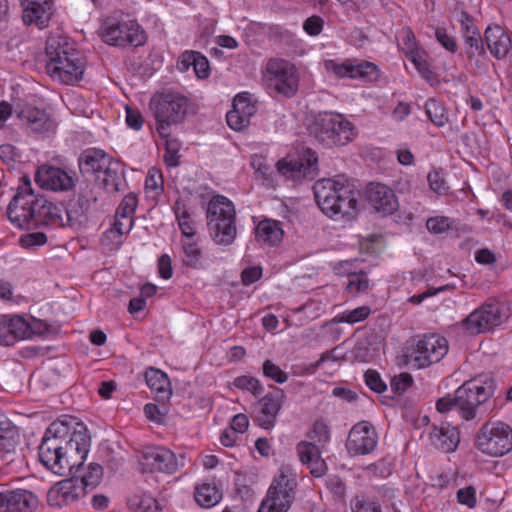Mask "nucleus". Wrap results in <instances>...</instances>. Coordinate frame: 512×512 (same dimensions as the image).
Segmentation results:
<instances>
[{
  "label": "nucleus",
  "mask_w": 512,
  "mask_h": 512,
  "mask_svg": "<svg viewBox=\"0 0 512 512\" xmlns=\"http://www.w3.org/2000/svg\"><path fill=\"white\" fill-rule=\"evenodd\" d=\"M365 195L371 206L383 215H390L398 209L394 191L382 183L368 184Z\"/></svg>",
  "instance_id": "5701e85b"
},
{
  "label": "nucleus",
  "mask_w": 512,
  "mask_h": 512,
  "mask_svg": "<svg viewBox=\"0 0 512 512\" xmlns=\"http://www.w3.org/2000/svg\"><path fill=\"white\" fill-rule=\"evenodd\" d=\"M189 100L174 92L160 93L150 100V108L157 121V132L161 137H168L169 126L181 123L187 113Z\"/></svg>",
  "instance_id": "0eeeda50"
},
{
  "label": "nucleus",
  "mask_w": 512,
  "mask_h": 512,
  "mask_svg": "<svg viewBox=\"0 0 512 512\" xmlns=\"http://www.w3.org/2000/svg\"><path fill=\"white\" fill-rule=\"evenodd\" d=\"M465 54L469 59L485 54V48L481 34L474 25H465L464 32Z\"/></svg>",
  "instance_id": "e433bc0d"
},
{
  "label": "nucleus",
  "mask_w": 512,
  "mask_h": 512,
  "mask_svg": "<svg viewBox=\"0 0 512 512\" xmlns=\"http://www.w3.org/2000/svg\"><path fill=\"white\" fill-rule=\"evenodd\" d=\"M457 501L470 509L475 508L477 504L476 489L473 486L459 489L457 491Z\"/></svg>",
  "instance_id": "bf43d9fd"
},
{
  "label": "nucleus",
  "mask_w": 512,
  "mask_h": 512,
  "mask_svg": "<svg viewBox=\"0 0 512 512\" xmlns=\"http://www.w3.org/2000/svg\"><path fill=\"white\" fill-rule=\"evenodd\" d=\"M164 138L166 139L164 162L168 167H177L180 158V144L176 139H170L169 136Z\"/></svg>",
  "instance_id": "3c124183"
},
{
  "label": "nucleus",
  "mask_w": 512,
  "mask_h": 512,
  "mask_svg": "<svg viewBox=\"0 0 512 512\" xmlns=\"http://www.w3.org/2000/svg\"><path fill=\"white\" fill-rule=\"evenodd\" d=\"M476 447L484 454L501 457L512 450V429L503 422H487L477 433Z\"/></svg>",
  "instance_id": "9b49d317"
},
{
  "label": "nucleus",
  "mask_w": 512,
  "mask_h": 512,
  "mask_svg": "<svg viewBox=\"0 0 512 512\" xmlns=\"http://www.w3.org/2000/svg\"><path fill=\"white\" fill-rule=\"evenodd\" d=\"M378 435L375 428L368 422L355 424L349 432L346 449L350 456L366 455L377 446Z\"/></svg>",
  "instance_id": "dca6fc26"
},
{
  "label": "nucleus",
  "mask_w": 512,
  "mask_h": 512,
  "mask_svg": "<svg viewBox=\"0 0 512 512\" xmlns=\"http://www.w3.org/2000/svg\"><path fill=\"white\" fill-rule=\"evenodd\" d=\"M413 383V378L409 373H401L391 380V389L394 393L403 394Z\"/></svg>",
  "instance_id": "680f3d73"
},
{
  "label": "nucleus",
  "mask_w": 512,
  "mask_h": 512,
  "mask_svg": "<svg viewBox=\"0 0 512 512\" xmlns=\"http://www.w3.org/2000/svg\"><path fill=\"white\" fill-rule=\"evenodd\" d=\"M369 286V279L366 274H352L348 277L347 290L351 293L358 294L365 292Z\"/></svg>",
  "instance_id": "5fc2aeb1"
},
{
  "label": "nucleus",
  "mask_w": 512,
  "mask_h": 512,
  "mask_svg": "<svg viewBox=\"0 0 512 512\" xmlns=\"http://www.w3.org/2000/svg\"><path fill=\"white\" fill-rule=\"evenodd\" d=\"M84 463L77 473L76 480L80 478V486L83 487V492L86 489H94L102 480L103 468L97 463H90L84 470Z\"/></svg>",
  "instance_id": "4c0bfd02"
},
{
  "label": "nucleus",
  "mask_w": 512,
  "mask_h": 512,
  "mask_svg": "<svg viewBox=\"0 0 512 512\" xmlns=\"http://www.w3.org/2000/svg\"><path fill=\"white\" fill-rule=\"evenodd\" d=\"M427 180L430 189L437 194H445L449 189L441 171L434 170L428 173Z\"/></svg>",
  "instance_id": "4d7b16f0"
},
{
  "label": "nucleus",
  "mask_w": 512,
  "mask_h": 512,
  "mask_svg": "<svg viewBox=\"0 0 512 512\" xmlns=\"http://www.w3.org/2000/svg\"><path fill=\"white\" fill-rule=\"evenodd\" d=\"M119 166V162H114L102 173L103 178L101 179V183L103 188L109 193H116L119 191Z\"/></svg>",
  "instance_id": "09e8293b"
},
{
  "label": "nucleus",
  "mask_w": 512,
  "mask_h": 512,
  "mask_svg": "<svg viewBox=\"0 0 512 512\" xmlns=\"http://www.w3.org/2000/svg\"><path fill=\"white\" fill-rule=\"evenodd\" d=\"M320 447L310 441H300L296 446L301 463L307 466L314 477H322L327 471V465L321 458Z\"/></svg>",
  "instance_id": "a878e982"
},
{
  "label": "nucleus",
  "mask_w": 512,
  "mask_h": 512,
  "mask_svg": "<svg viewBox=\"0 0 512 512\" xmlns=\"http://www.w3.org/2000/svg\"><path fill=\"white\" fill-rule=\"evenodd\" d=\"M233 109L241 116L250 121L251 117L256 113V106L251 101L248 93L238 94L233 100Z\"/></svg>",
  "instance_id": "8fccbe9b"
},
{
  "label": "nucleus",
  "mask_w": 512,
  "mask_h": 512,
  "mask_svg": "<svg viewBox=\"0 0 512 512\" xmlns=\"http://www.w3.org/2000/svg\"><path fill=\"white\" fill-rule=\"evenodd\" d=\"M99 191L94 183L80 185L77 198L71 200L66 208V220L70 227L81 226L92 203L98 200Z\"/></svg>",
  "instance_id": "a211bd4d"
},
{
  "label": "nucleus",
  "mask_w": 512,
  "mask_h": 512,
  "mask_svg": "<svg viewBox=\"0 0 512 512\" xmlns=\"http://www.w3.org/2000/svg\"><path fill=\"white\" fill-rule=\"evenodd\" d=\"M430 440L435 448L438 450L449 453L456 450L460 442V433L457 427L441 425L440 427L434 426L430 432Z\"/></svg>",
  "instance_id": "c756f323"
},
{
  "label": "nucleus",
  "mask_w": 512,
  "mask_h": 512,
  "mask_svg": "<svg viewBox=\"0 0 512 512\" xmlns=\"http://www.w3.org/2000/svg\"><path fill=\"white\" fill-rule=\"evenodd\" d=\"M101 37L104 42L117 47H138L146 41L144 30L135 20H106L101 27Z\"/></svg>",
  "instance_id": "f8f14e48"
},
{
  "label": "nucleus",
  "mask_w": 512,
  "mask_h": 512,
  "mask_svg": "<svg viewBox=\"0 0 512 512\" xmlns=\"http://www.w3.org/2000/svg\"><path fill=\"white\" fill-rule=\"evenodd\" d=\"M183 461V456H181V462H179L176 455L171 450L164 447H155L143 453L141 465L145 472L173 474L178 470L180 465H183Z\"/></svg>",
  "instance_id": "f3484780"
},
{
  "label": "nucleus",
  "mask_w": 512,
  "mask_h": 512,
  "mask_svg": "<svg viewBox=\"0 0 512 512\" xmlns=\"http://www.w3.org/2000/svg\"><path fill=\"white\" fill-rule=\"evenodd\" d=\"M226 120L228 126L235 131H241L250 124V121L237 113L235 109L227 113Z\"/></svg>",
  "instance_id": "0e129e2a"
},
{
  "label": "nucleus",
  "mask_w": 512,
  "mask_h": 512,
  "mask_svg": "<svg viewBox=\"0 0 512 512\" xmlns=\"http://www.w3.org/2000/svg\"><path fill=\"white\" fill-rule=\"evenodd\" d=\"M91 446L86 425L74 417H64L52 422L39 445L40 462L54 474L64 476L78 472Z\"/></svg>",
  "instance_id": "f257e3e1"
},
{
  "label": "nucleus",
  "mask_w": 512,
  "mask_h": 512,
  "mask_svg": "<svg viewBox=\"0 0 512 512\" xmlns=\"http://www.w3.org/2000/svg\"><path fill=\"white\" fill-rule=\"evenodd\" d=\"M294 479L280 474L270 485L258 512H287L295 499Z\"/></svg>",
  "instance_id": "ddd939ff"
},
{
  "label": "nucleus",
  "mask_w": 512,
  "mask_h": 512,
  "mask_svg": "<svg viewBox=\"0 0 512 512\" xmlns=\"http://www.w3.org/2000/svg\"><path fill=\"white\" fill-rule=\"evenodd\" d=\"M18 116L33 132L42 133L53 128V122L49 119L48 114L37 107L25 105L18 112Z\"/></svg>",
  "instance_id": "2f4dec72"
},
{
  "label": "nucleus",
  "mask_w": 512,
  "mask_h": 512,
  "mask_svg": "<svg viewBox=\"0 0 512 512\" xmlns=\"http://www.w3.org/2000/svg\"><path fill=\"white\" fill-rule=\"evenodd\" d=\"M20 443V434L18 428L7 418H0V455L2 458H8L16 454Z\"/></svg>",
  "instance_id": "473e14b6"
},
{
  "label": "nucleus",
  "mask_w": 512,
  "mask_h": 512,
  "mask_svg": "<svg viewBox=\"0 0 512 512\" xmlns=\"http://www.w3.org/2000/svg\"><path fill=\"white\" fill-rule=\"evenodd\" d=\"M51 0H29L23 10V21L27 25L45 27L52 16Z\"/></svg>",
  "instance_id": "c85d7f7f"
},
{
  "label": "nucleus",
  "mask_w": 512,
  "mask_h": 512,
  "mask_svg": "<svg viewBox=\"0 0 512 512\" xmlns=\"http://www.w3.org/2000/svg\"><path fill=\"white\" fill-rule=\"evenodd\" d=\"M232 385L242 391H248L256 397L260 396L264 391V387L261 382L256 377L249 375L236 377Z\"/></svg>",
  "instance_id": "a18cd8bd"
},
{
  "label": "nucleus",
  "mask_w": 512,
  "mask_h": 512,
  "mask_svg": "<svg viewBox=\"0 0 512 512\" xmlns=\"http://www.w3.org/2000/svg\"><path fill=\"white\" fill-rule=\"evenodd\" d=\"M27 339L26 320L18 315L0 317V345L11 346Z\"/></svg>",
  "instance_id": "bb28decb"
},
{
  "label": "nucleus",
  "mask_w": 512,
  "mask_h": 512,
  "mask_svg": "<svg viewBox=\"0 0 512 512\" xmlns=\"http://www.w3.org/2000/svg\"><path fill=\"white\" fill-rule=\"evenodd\" d=\"M435 37L437 41L444 47L447 51L451 53H455L458 49L456 40L453 36L449 35L445 29L437 28L435 30Z\"/></svg>",
  "instance_id": "e2e57ef3"
},
{
  "label": "nucleus",
  "mask_w": 512,
  "mask_h": 512,
  "mask_svg": "<svg viewBox=\"0 0 512 512\" xmlns=\"http://www.w3.org/2000/svg\"><path fill=\"white\" fill-rule=\"evenodd\" d=\"M194 497L201 507L210 508L220 501L221 493L215 485L202 484L196 487Z\"/></svg>",
  "instance_id": "58836bf2"
},
{
  "label": "nucleus",
  "mask_w": 512,
  "mask_h": 512,
  "mask_svg": "<svg viewBox=\"0 0 512 512\" xmlns=\"http://www.w3.org/2000/svg\"><path fill=\"white\" fill-rule=\"evenodd\" d=\"M182 250L183 263L186 266L193 269H199L202 266V251L193 238L182 240Z\"/></svg>",
  "instance_id": "ea45409f"
},
{
  "label": "nucleus",
  "mask_w": 512,
  "mask_h": 512,
  "mask_svg": "<svg viewBox=\"0 0 512 512\" xmlns=\"http://www.w3.org/2000/svg\"><path fill=\"white\" fill-rule=\"evenodd\" d=\"M262 371L266 378L271 379L278 384H283L288 380V374L269 359L263 362Z\"/></svg>",
  "instance_id": "603ef678"
},
{
  "label": "nucleus",
  "mask_w": 512,
  "mask_h": 512,
  "mask_svg": "<svg viewBox=\"0 0 512 512\" xmlns=\"http://www.w3.org/2000/svg\"><path fill=\"white\" fill-rule=\"evenodd\" d=\"M318 157L317 154L307 149L304 151L303 157L297 161H286L281 159L277 162L276 167L280 174L290 176L298 180L301 177L307 179H314L318 171Z\"/></svg>",
  "instance_id": "412c9836"
},
{
  "label": "nucleus",
  "mask_w": 512,
  "mask_h": 512,
  "mask_svg": "<svg viewBox=\"0 0 512 512\" xmlns=\"http://www.w3.org/2000/svg\"><path fill=\"white\" fill-rule=\"evenodd\" d=\"M370 308L368 306H360L353 310H346L340 314H338L334 321L336 323H348L355 324L361 321H364L370 315Z\"/></svg>",
  "instance_id": "de8ad7c7"
},
{
  "label": "nucleus",
  "mask_w": 512,
  "mask_h": 512,
  "mask_svg": "<svg viewBox=\"0 0 512 512\" xmlns=\"http://www.w3.org/2000/svg\"><path fill=\"white\" fill-rule=\"evenodd\" d=\"M207 225L212 239L230 245L236 238V211L233 203L222 195L214 196L207 207Z\"/></svg>",
  "instance_id": "423d86ee"
},
{
  "label": "nucleus",
  "mask_w": 512,
  "mask_h": 512,
  "mask_svg": "<svg viewBox=\"0 0 512 512\" xmlns=\"http://www.w3.org/2000/svg\"><path fill=\"white\" fill-rule=\"evenodd\" d=\"M498 303H485L474 310L465 319L464 324L468 331L474 334L483 333L499 326L506 319Z\"/></svg>",
  "instance_id": "4468645a"
},
{
  "label": "nucleus",
  "mask_w": 512,
  "mask_h": 512,
  "mask_svg": "<svg viewBox=\"0 0 512 512\" xmlns=\"http://www.w3.org/2000/svg\"><path fill=\"white\" fill-rule=\"evenodd\" d=\"M138 204V199L136 194L129 193L126 195L121 203L119 204L116 214L118 217H122L125 222H128V227L131 228L133 225V215L135 213L136 207Z\"/></svg>",
  "instance_id": "c03bdc74"
},
{
  "label": "nucleus",
  "mask_w": 512,
  "mask_h": 512,
  "mask_svg": "<svg viewBox=\"0 0 512 512\" xmlns=\"http://www.w3.org/2000/svg\"><path fill=\"white\" fill-rule=\"evenodd\" d=\"M448 341L438 334H427L414 339L407 347V363L423 369L439 362L448 353Z\"/></svg>",
  "instance_id": "6e6552de"
},
{
  "label": "nucleus",
  "mask_w": 512,
  "mask_h": 512,
  "mask_svg": "<svg viewBox=\"0 0 512 512\" xmlns=\"http://www.w3.org/2000/svg\"><path fill=\"white\" fill-rule=\"evenodd\" d=\"M162 405L159 406L154 403H148L144 406L145 416L156 423H162L168 413V409L165 406V402H161Z\"/></svg>",
  "instance_id": "6e6d98bb"
},
{
  "label": "nucleus",
  "mask_w": 512,
  "mask_h": 512,
  "mask_svg": "<svg viewBox=\"0 0 512 512\" xmlns=\"http://www.w3.org/2000/svg\"><path fill=\"white\" fill-rule=\"evenodd\" d=\"M284 397L283 390L277 388L274 392L266 394L259 400L260 409L256 420L261 428L269 430L275 426L276 417L282 407Z\"/></svg>",
  "instance_id": "b1692460"
},
{
  "label": "nucleus",
  "mask_w": 512,
  "mask_h": 512,
  "mask_svg": "<svg viewBox=\"0 0 512 512\" xmlns=\"http://www.w3.org/2000/svg\"><path fill=\"white\" fill-rule=\"evenodd\" d=\"M35 205L32 229L69 226L66 220V208L38 196Z\"/></svg>",
  "instance_id": "6ab92c4d"
},
{
  "label": "nucleus",
  "mask_w": 512,
  "mask_h": 512,
  "mask_svg": "<svg viewBox=\"0 0 512 512\" xmlns=\"http://www.w3.org/2000/svg\"><path fill=\"white\" fill-rule=\"evenodd\" d=\"M114 162L109 154L97 148L84 150L78 158V166L82 175L91 174L98 178Z\"/></svg>",
  "instance_id": "393cba45"
},
{
  "label": "nucleus",
  "mask_w": 512,
  "mask_h": 512,
  "mask_svg": "<svg viewBox=\"0 0 512 512\" xmlns=\"http://www.w3.org/2000/svg\"><path fill=\"white\" fill-rule=\"evenodd\" d=\"M408 59L414 64L415 68L423 79H425L430 84L437 82V75L430 67L428 62V55L426 52H412L411 57Z\"/></svg>",
  "instance_id": "a19ab883"
},
{
  "label": "nucleus",
  "mask_w": 512,
  "mask_h": 512,
  "mask_svg": "<svg viewBox=\"0 0 512 512\" xmlns=\"http://www.w3.org/2000/svg\"><path fill=\"white\" fill-rule=\"evenodd\" d=\"M317 205L327 216L351 220L357 215V193L333 179H320L313 186Z\"/></svg>",
  "instance_id": "20e7f679"
},
{
  "label": "nucleus",
  "mask_w": 512,
  "mask_h": 512,
  "mask_svg": "<svg viewBox=\"0 0 512 512\" xmlns=\"http://www.w3.org/2000/svg\"><path fill=\"white\" fill-rule=\"evenodd\" d=\"M485 41L490 53L497 59L504 58L511 48L510 37L496 24L486 28Z\"/></svg>",
  "instance_id": "7c9ffc66"
},
{
  "label": "nucleus",
  "mask_w": 512,
  "mask_h": 512,
  "mask_svg": "<svg viewBox=\"0 0 512 512\" xmlns=\"http://www.w3.org/2000/svg\"><path fill=\"white\" fill-rule=\"evenodd\" d=\"M174 212L178 220V225L182 232V235L186 237V239H192L195 235L193 222L191 221L189 214L185 210L184 205H181L180 202H176Z\"/></svg>",
  "instance_id": "49530a36"
},
{
  "label": "nucleus",
  "mask_w": 512,
  "mask_h": 512,
  "mask_svg": "<svg viewBox=\"0 0 512 512\" xmlns=\"http://www.w3.org/2000/svg\"><path fill=\"white\" fill-rule=\"evenodd\" d=\"M76 470L67 472L70 478L54 484L47 492V502L51 507L61 508L77 501L83 495V487L76 480Z\"/></svg>",
  "instance_id": "aec40b11"
},
{
  "label": "nucleus",
  "mask_w": 512,
  "mask_h": 512,
  "mask_svg": "<svg viewBox=\"0 0 512 512\" xmlns=\"http://www.w3.org/2000/svg\"><path fill=\"white\" fill-rule=\"evenodd\" d=\"M36 201L37 196L34 195L30 178L27 175L22 176L17 193L7 208L11 223L21 229H32Z\"/></svg>",
  "instance_id": "9d476101"
},
{
  "label": "nucleus",
  "mask_w": 512,
  "mask_h": 512,
  "mask_svg": "<svg viewBox=\"0 0 512 512\" xmlns=\"http://www.w3.org/2000/svg\"><path fill=\"white\" fill-rule=\"evenodd\" d=\"M353 512H382L379 503L357 499L352 507Z\"/></svg>",
  "instance_id": "774afa93"
},
{
  "label": "nucleus",
  "mask_w": 512,
  "mask_h": 512,
  "mask_svg": "<svg viewBox=\"0 0 512 512\" xmlns=\"http://www.w3.org/2000/svg\"><path fill=\"white\" fill-rule=\"evenodd\" d=\"M325 68L332 71L338 78L348 77L374 82L380 76L377 65L369 61L354 62L348 59L338 63L335 60H327L325 61Z\"/></svg>",
  "instance_id": "2eb2a0df"
},
{
  "label": "nucleus",
  "mask_w": 512,
  "mask_h": 512,
  "mask_svg": "<svg viewBox=\"0 0 512 512\" xmlns=\"http://www.w3.org/2000/svg\"><path fill=\"white\" fill-rule=\"evenodd\" d=\"M255 231L257 241L265 243L269 246H275L279 244L284 236L281 223L271 219H264L260 221L257 224Z\"/></svg>",
  "instance_id": "c9c22d12"
},
{
  "label": "nucleus",
  "mask_w": 512,
  "mask_h": 512,
  "mask_svg": "<svg viewBox=\"0 0 512 512\" xmlns=\"http://www.w3.org/2000/svg\"><path fill=\"white\" fill-rule=\"evenodd\" d=\"M27 325V339L38 335H44L49 331V325L40 319L32 318L31 321H26Z\"/></svg>",
  "instance_id": "69168bd1"
},
{
  "label": "nucleus",
  "mask_w": 512,
  "mask_h": 512,
  "mask_svg": "<svg viewBox=\"0 0 512 512\" xmlns=\"http://www.w3.org/2000/svg\"><path fill=\"white\" fill-rule=\"evenodd\" d=\"M191 66L198 78L204 79L209 76V61L200 52L187 50L179 56L178 67L180 70L187 71Z\"/></svg>",
  "instance_id": "72a5a7b5"
},
{
  "label": "nucleus",
  "mask_w": 512,
  "mask_h": 512,
  "mask_svg": "<svg viewBox=\"0 0 512 512\" xmlns=\"http://www.w3.org/2000/svg\"><path fill=\"white\" fill-rule=\"evenodd\" d=\"M366 385L376 393H382L387 389L386 384L382 381L379 373L375 370H367L364 374Z\"/></svg>",
  "instance_id": "052dcab7"
},
{
  "label": "nucleus",
  "mask_w": 512,
  "mask_h": 512,
  "mask_svg": "<svg viewBox=\"0 0 512 512\" xmlns=\"http://www.w3.org/2000/svg\"><path fill=\"white\" fill-rule=\"evenodd\" d=\"M269 89L285 97H292L298 90V74L294 64L282 58H270L263 71Z\"/></svg>",
  "instance_id": "1a4fd4ad"
},
{
  "label": "nucleus",
  "mask_w": 512,
  "mask_h": 512,
  "mask_svg": "<svg viewBox=\"0 0 512 512\" xmlns=\"http://www.w3.org/2000/svg\"><path fill=\"white\" fill-rule=\"evenodd\" d=\"M310 134L323 146H344L355 137V127L342 114L318 113L309 126Z\"/></svg>",
  "instance_id": "39448f33"
},
{
  "label": "nucleus",
  "mask_w": 512,
  "mask_h": 512,
  "mask_svg": "<svg viewBox=\"0 0 512 512\" xmlns=\"http://www.w3.org/2000/svg\"><path fill=\"white\" fill-rule=\"evenodd\" d=\"M46 72L63 84H74L83 78L85 62L75 44L66 36L48 37L45 47Z\"/></svg>",
  "instance_id": "7ed1b4c3"
},
{
  "label": "nucleus",
  "mask_w": 512,
  "mask_h": 512,
  "mask_svg": "<svg viewBox=\"0 0 512 512\" xmlns=\"http://www.w3.org/2000/svg\"><path fill=\"white\" fill-rule=\"evenodd\" d=\"M425 111L431 122L438 127H443L448 122L444 106L433 98L426 101Z\"/></svg>",
  "instance_id": "37998d69"
},
{
  "label": "nucleus",
  "mask_w": 512,
  "mask_h": 512,
  "mask_svg": "<svg viewBox=\"0 0 512 512\" xmlns=\"http://www.w3.org/2000/svg\"><path fill=\"white\" fill-rule=\"evenodd\" d=\"M455 221L449 217H431L426 222L427 229L435 234H441L454 227Z\"/></svg>",
  "instance_id": "864d4df0"
},
{
  "label": "nucleus",
  "mask_w": 512,
  "mask_h": 512,
  "mask_svg": "<svg viewBox=\"0 0 512 512\" xmlns=\"http://www.w3.org/2000/svg\"><path fill=\"white\" fill-rule=\"evenodd\" d=\"M37 496L29 490L4 491L3 508L7 512H32L38 505Z\"/></svg>",
  "instance_id": "cd10ccee"
},
{
  "label": "nucleus",
  "mask_w": 512,
  "mask_h": 512,
  "mask_svg": "<svg viewBox=\"0 0 512 512\" xmlns=\"http://www.w3.org/2000/svg\"><path fill=\"white\" fill-rule=\"evenodd\" d=\"M34 179L41 188L51 191H69L75 186V181L70 174L51 165L40 166Z\"/></svg>",
  "instance_id": "4be33fe9"
},
{
  "label": "nucleus",
  "mask_w": 512,
  "mask_h": 512,
  "mask_svg": "<svg viewBox=\"0 0 512 512\" xmlns=\"http://www.w3.org/2000/svg\"><path fill=\"white\" fill-rule=\"evenodd\" d=\"M323 20L319 16H311L304 22V30L311 36H316L321 33L323 29Z\"/></svg>",
  "instance_id": "338daca9"
},
{
  "label": "nucleus",
  "mask_w": 512,
  "mask_h": 512,
  "mask_svg": "<svg viewBox=\"0 0 512 512\" xmlns=\"http://www.w3.org/2000/svg\"><path fill=\"white\" fill-rule=\"evenodd\" d=\"M19 242L22 247L32 249L44 245L47 242V236L42 231L27 233L20 237Z\"/></svg>",
  "instance_id": "13d9d810"
},
{
  "label": "nucleus",
  "mask_w": 512,
  "mask_h": 512,
  "mask_svg": "<svg viewBox=\"0 0 512 512\" xmlns=\"http://www.w3.org/2000/svg\"><path fill=\"white\" fill-rule=\"evenodd\" d=\"M495 387L492 381L471 379L458 387L454 396H446L437 400L436 409L446 413L456 409L464 421L480 420L493 410L490 399L493 397Z\"/></svg>",
  "instance_id": "f03ea898"
},
{
  "label": "nucleus",
  "mask_w": 512,
  "mask_h": 512,
  "mask_svg": "<svg viewBox=\"0 0 512 512\" xmlns=\"http://www.w3.org/2000/svg\"><path fill=\"white\" fill-rule=\"evenodd\" d=\"M147 385L157 393L158 402H166L171 397L170 381L168 376L159 369L150 367L145 373Z\"/></svg>",
  "instance_id": "f704fd0d"
},
{
  "label": "nucleus",
  "mask_w": 512,
  "mask_h": 512,
  "mask_svg": "<svg viewBox=\"0 0 512 512\" xmlns=\"http://www.w3.org/2000/svg\"><path fill=\"white\" fill-rule=\"evenodd\" d=\"M307 437L318 446L324 447L331 439V429L327 421L323 418L315 420Z\"/></svg>",
  "instance_id": "79ce46f5"
}]
</instances>
